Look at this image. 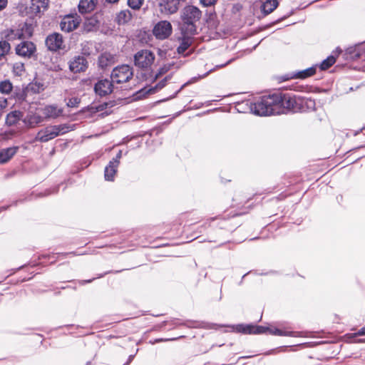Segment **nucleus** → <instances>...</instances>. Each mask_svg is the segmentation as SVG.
I'll return each mask as SVG.
<instances>
[{"instance_id":"obj_1","label":"nucleus","mask_w":365,"mask_h":365,"mask_svg":"<svg viewBox=\"0 0 365 365\" xmlns=\"http://www.w3.org/2000/svg\"><path fill=\"white\" fill-rule=\"evenodd\" d=\"M201 11L194 6H185L182 12V32L186 35H194L196 33V22L201 18Z\"/></svg>"},{"instance_id":"obj_2","label":"nucleus","mask_w":365,"mask_h":365,"mask_svg":"<svg viewBox=\"0 0 365 365\" xmlns=\"http://www.w3.org/2000/svg\"><path fill=\"white\" fill-rule=\"evenodd\" d=\"M278 99L274 94L262 96L251 106V110L258 115H278L279 107L275 103Z\"/></svg>"},{"instance_id":"obj_3","label":"nucleus","mask_w":365,"mask_h":365,"mask_svg":"<svg viewBox=\"0 0 365 365\" xmlns=\"http://www.w3.org/2000/svg\"><path fill=\"white\" fill-rule=\"evenodd\" d=\"M69 126L66 124H61L57 125H48L41 129L35 137L36 141L46 143L57 136L68 133Z\"/></svg>"},{"instance_id":"obj_4","label":"nucleus","mask_w":365,"mask_h":365,"mask_svg":"<svg viewBox=\"0 0 365 365\" xmlns=\"http://www.w3.org/2000/svg\"><path fill=\"white\" fill-rule=\"evenodd\" d=\"M133 76V68L129 65L123 64L113 69L110 78L113 83H122L129 81Z\"/></svg>"},{"instance_id":"obj_5","label":"nucleus","mask_w":365,"mask_h":365,"mask_svg":"<svg viewBox=\"0 0 365 365\" xmlns=\"http://www.w3.org/2000/svg\"><path fill=\"white\" fill-rule=\"evenodd\" d=\"M155 56L153 52L148 49H143L134 55L135 66L142 68L148 69L154 63Z\"/></svg>"},{"instance_id":"obj_6","label":"nucleus","mask_w":365,"mask_h":365,"mask_svg":"<svg viewBox=\"0 0 365 365\" xmlns=\"http://www.w3.org/2000/svg\"><path fill=\"white\" fill-rule=\"evenodd\" d=\"M274 96L279 99L276 101V106L279 107V114L284 112V110H292L295 112L297 109V101L295 96H292L289 94H277L274 93Z\"/></svg>"},{"instance_id":"obj_7","label":"nucleus","mask_w":365,"mask_h":365,"mask_svg":"<svg viewBox=\"0 0 365 365\" xmlns=\"http://www.w3.org/2000/svg\"><path fill=\"white\" fill-rule=\"evenodd\" d=\"M81 21V19L77 14L66 15L60 22V28L62 31L71 32L78 27Z\"/></svg>"},{"instance_id":"obj_8","label":"nucleus","mask_w":365,"mask_h":365,"mask_svg":"<svg viewBox=\"0 0 365 365\" xmlns=\"http://www.w3.org/2000/svg\"><path fill=\"white\" fill-rule=\"evenodd\" d=\"M46 46L49 51H56L64 48L63 38L61 34L53 33L49 34L45 41Z\"/></svg>"},{"instance_id":"obj_9","label":"nucleus","mask_w":365,"mask_h":365,"mask_svg":"<svg viewBox=\"0 0 365 365\" xmlns=\"http://www.w3.org/2000/svg\"><path fill=\"white\" fill-rule=\"evenodd\" d=\"M172 33L171 24L168 21L158 22L153 29V34L158 39H165Z\"/></svg>"},{"instance_id":"obj_10","label":"nucleus","mask_w":365,"mask_h":365,"mask_svg":"<svg viewBox=\"0 0 365 365\" xmlns=\"http://www.w3.org/2000/svg\"><path fill=\"white\" fill-rule=\"evenodd\" d=\"M113 81L108 79L99 80L94 86L96 93L100 96H106L113 91Z\"/></svg>"},{"instance_id":"obj_11","label":"nucleus","mask_w":365,"mask_h":365,"mask_svg":"<svg viewBox=\"0 0 365 365\" xmlns=\"http://www.w3.org/2000/svg\"><path fill=\"white\" fill-rule=\"evenodd\" d=\"M35 51L36 46L31 41H22L16 47V54L24 58H30Z\"/></svg>"},{"instance_id":"obj_12","label":"nucleus","mask_w":365,"mask_h":365,"mask_svg":"<svg viewBox=\"0 0 365 365\" xmlns=\"http://www.w3.org/2000/svg\"><path fill=\"white\" fill-rule=\"evenodd\" d=\"M236 330L238 332H242L243 334H264L268 331V327H262V326H255L252 324L243 325L239 324L236 327Z\"/></svg>"},{"instance_id":"obj_13","label":"nucleus","mask_w":365,"mask_h":365,"mask_svg":"<svg viewBox=\"0 0 365 365\" xmlns=\"http://www.w3.org/2000/svg\"><path fill=\"white\" fill-rule=\"evenodd\" d=\"M88 66V62L85 57L81 56H76L69 63V69L73 73L84 71Z\"/></svg>"},{"instance_id":"obj_14","label":"nucleus","mask_w":365,"mask_h":365,"mask_svg":"<svg viewBox=\"0 0 365 365\" xmlns=\"http://www.w3.org/2000/svg\"><path fill=\"white\" fill-rule=\"evenodd\" d=\"M32 35V31L27 24H25L21 29H12L7 35L9 40L21 39L29 38Z\"/></svg>"},{"instance_id":"obj_15","label":"nucleus","mask_w":365,"mask_h":365,"mask_svg":"<svg viewBox=\"0 0 365 365\" xmlns=\"http://www.w3.org/2000/svg\"><path fill=\"white\" fill-rule=\"evenodd\" d=\"M181 1L179 0H162L160 6L166 14H173L177 12Z\"/></svg>"},{"instance_id":"obj_16","label":"nucleus","mask_w":365,"mask_h":365,"mask_svg":"<svg viewBox=\"0 0 365 365\" xmlns=\"http://www.w3.org/2000/svg\"><path fill=\"white\" fill-rule=\"evenodd\" d=\"M63 110L56 105L46 106L43 109V114L47 118H56L63 115Z\"/></svg>"},{"instance_id":"obj_17","label":"nucleus","mask_w":365,"mask_h":365,"mask_svg":"<svg viewBox=\"0 0 365 365\" xmlns=\"http://www.w3.org/2000/svg\"><path fill=\"white\" fill-rule=\"evenodd\" d=\"M48 5V0H31L29 6L30 12L32 14H37L41 11V9H46Z\"/></svg>"},{"instance_id":"obj_18","label":"nucleus","mask_w":365,"mask_h":365,"mask_svg":"<svg viewBox=\"0 0 365 365\" xmlns=\"http://www.w3.org/2000/svg\"><path fill=\"white\" fill-rule=\"evenodd\" d=\"M24 114L19 110H14L7 114L6 118V123L9 126L16 125L22 120Z\"/></svg>"},{"instance_id":"obj_19","label":"nucleus","mask_w":365,"mask_h":365,"mask_svg":"<svg viewBox=\"0 0 365 365\" xmlns=\"http://www.w3.org/2000/svg\"><path fill=\"white\" fill-rule=\"evenodd\" d=\"M118 165L115 161H110L108 165L105 168L104 177L106 180L113 181L115 175L117 173Z\"/></svg>"},{"instance_id":"obj_20","label":"nucleus","mask_w":365,"mask_h":365,"mask_svg":"<svg viewBox=\"0 0 365 365\" xmlns=\"http://www.w3.org/2000/svg\"><path fill=\"white\" fill-rule=\"evenodd\" d=\"M18 147H10L0 150V163L9 160L17 152Z\"/></svg>"},{"instance_id":"obj_21","label":"nucleus","mask_w":365,"mask_h":365,"mask_svg":"<svg viewBox=\"0 0 365 365\" xmlns=\"http://www.w3.org/2000/svg\"><path fill=\"white\" fill-rule=\"evenodd\" d=\"M95 8L94 0H81L78 4V10L81 14H87Z\"/></svg>"},{"instance_id":"obj_22","label":"nucleus","mask_w":365,"mask_h":365,"mask_svg":"<svg viewBox=\"0 0 365 365\" xmlns=\"http://www.w3.org/2000/svg\"><path fill=\"white\" fill-rule=\"evenodd\" d=\"M114 62V56L110 53H103L98 58V65L102 68H106Z\"/></svg>"},{"instance_id":"obj_23","label":"nucleus","mask_w":365,"mask_h":365,"mask_svg":"<svg viewBox=\"0 0 365 365\" xmlns=\"http://www.w3.org/2000/svg\"><path fill=\"white\" fill-rule=\"evenodd\" d=\"M277 6V0H265L261 6V10L265 15H267L272 13Z\"/></svg>"},{"instance_id":"obj_24","label":"nucleus","mask_w":365,"mask_h":365,"mask_svg":"<svg viewBox=\"0 0 365 365\" xmlns=\"http://www.w3.org/2000/svg\"><path fill=\"white\" fill-rule=\"evenodd\" d=\"M132 18L131 12L128 10H122L117 14L115 21L119 25L128 23Z\"/></svg>"},{"instance_id":"obj_25","label":"nucleus","mask_w":365,"mask_h":365,"mask_svg":"<svg viewBox=\"0 0 365 365\" xmlns=\"http://www.w3.org/2000/svg\"><path fill=\"white\" fill-rule=\"evenodd\" d=\"M317 66H312L303 71H298L293 74L292 78L304 79L307 77L313 76L316 72Z\"/></svg>"},{"instance_id":"obj_26","label":"nucleus","mask_w":365,"mask_h":365,"mask_svg":"<svg viewBox=\"0 0 365 365\" xmlns=\"http://www.w3.org/2000/svg\"><path fill=\"white\" fill-rule=\"evenodd\" d=\"M183 35L184 36L180 42V44L177 48V51L180 54H183L187 50L192 43V40L190 38V35H186L185 34H183Z\"/></svg>"},{"instance_id":"obj_27","label":"nucleus","mask_w":365,"mask_h":365,"mask_svg":"<svg viewBox=\"0 0 365 365\" xmlns=\"http://www.w3.org/2000/svg\"><path fill=\"white\" fill-rule=\"evenodd\" d=\"M270 334L275 336H296L293 331H284L278 328H268L267 331Z\"/></svg>"},{"instance_id":"obj_28","label":"nucleus","mask_w":365,"mask_h":365,"mask_svg":"<svg viewBox=\"0 0 365 365\" xmlns=\"http://www.w3.org/2000/svg\"><path fill=\"white\" fill-rule=\"evenodd\" d=\"M23 121L26 125L34 127L41 122V117L36 115H30L24 118Z\"/></svg>"},{"instance_id":"obj_29","label":"nucleus","mask_w":365,"mask_h":365,"mask_svg":"<svg viewBox=\"0 0 365 365\" xmlns=\"http://www.w3.org/2000/svg\"><path fill=\"white\" fill-rule=\"evenodd\" d=\"M108 106L110 107H112L113 106L112 103L108 102V103H101L98 105H91V106L88 107V109L91 113H98V112L104 110Z\"/></svg>"},{"instance_id":"obj_30","label":"nucleus","mask_w":365,"mask_h":365,"mask_svg":"<svg viewBox=\"0 0 365 365\" xmlns=\"http://www.w3.org/2000/svg\"><path fill=\"white\" fill-rule=\"evenodd\" d=\"M13 88L12 83L9 80H5L0 82V92L5 94H9Z\"/></svg>"},{"instance_id":"obj_31","label":"nucleus","mask_w":365,"mask_h":365,"mask_svg":"<svg viewBox=\"0 0 365 365\" xmlns=\"http://www.w3.org/2000/svg\"><path fill=\"white\" fill-rule=\"evenodd\" d=\"M335 61V58L333 56H329L320 63L319 68L321 70H327L330 68Z\"/></svg>"},{"instance_id":"obj_32","label":"nucleus","mask_w":365,"mask_h":365,"mask_svg":"<svg viewBox=\"0 0 365 365\" xmlns=\"http://www.w3.org/2000/svg\"><path fill=\"white\" fill-rule=\"evenodd\" d=\"M10 44L6 41H0V58L6 55L10 51Z\"/></svg>"},{"instance_id":"obj_33","label":"nucleus","mask_w":365,"mask_h":365,"mask_svg":"<svg viewBox=\"0 0 365 365\" xmlns=\"http://www.w3.org/2000/svg\"><path fill=\"white\" fill-rule=\"evenodd\" d=\"M13 71L17 76H21L24 71V65L22 63L18 62L14 64Z\"/></svg>"},{"instance_id":"obj_34","label":"nucleus","mask_w":365,"mask_h":365,"mask_svg":"<svg viewBox=\"0 0 365 365\" xmlns=\"http://www.w3.org/2000/svg\"><path fill=\"white\" fill-rule=\"evenodd\" d=\"M143 1L144 0H128V4L131 9L138 10L141 7Z\"/></svg>"},{"instance_id":"obj_35","label":"nucleus","mask_w":365,"mask_h":365,"mask_svg":"<svg viewBox=\"0 0 365 365\" xmlns=\"http://www.w3.org/2000/svg\"><path fill=\"white\" fill-rule=\"evenodd\" d=\"M81 103V99L78 97H73L68 99L66 105L70 108H77Z\"/></svg>"},{"instance_id":"obj_36","label":"nucleus","mask_w":365,"mask_h":365,"mask_svg":"<svg viewBox=\"0 0 365 365\" xmlns=\"http://www.w3.org/2000/svg\"><path fill=\"white\" fill-rule=\"evenodd\" d=\"M170 76H167L165 77L163 80H162L161 81H160L156 86H155V88L157 90H160L162 89L163 87H165V86L166 85V83L168 81V79H170Z\"/></svg>"},{"instance_id":"obj_37","label":"nucleus","mask_w":365,"mask_h":365,"mask_svg":"<svg viewBox=\"0 0 365 365\" xmlns=\"http://www.w3.org/2000/svg\"><path fill=\"white\" fill-rule=\"evenodd\" d=\"M200 1L202 6L207 7L214 5L217 0H200Z\"/></svg>"},{"instance_id":"obj_38","label":"nucleus","mask_w":365,"mask_h":365,"mask_svg":"<svg viewBox=\"0 0 365 365\" xmlns=\"http://www.w3.org/2000/svg\"><path fill=\"white\" fill-rule=\"evenodd\" d=\"M121 157L122 151L119 150L118 153L116 154L115 157L113 158L110 161H115L116 163V165H119Z\"/></svg>"},{"instance_id":"obj_39","label":"nucleus","mask_w":365,"mask_h":365,"mask_svg":"<svg viewBox=\"0 0 365 365\" xmlns=\"http://www.w3.org/2000/svg\"><path fill=\"white\" fill-rule=\"evenodd\" d=\"M169 70V67L164 66L163 68H161L158 73L155 75V78H158L160 76L163 75L165 72H167Z\"/></svg>"},{"instance_id":"obj_40","label":"nucleus","mask_w":365,"mask_h":365,"mask_svg":"<svg viewBox=\"0 0 365 365\" xmlns=\"http://www.w3.org/2000/svg\"><path fill=\"white\" fill-rule=\"evenodd\" d=\"M356 336H364L365 335V326L361 328L356 334Z\"/></svg>"},{"instance_id":"obj_41","label":"nucleus","mask_w":365,"mask_h":365,"mask_svg":"<svg viewBox=\"0 0 365 365\" xmlns=\"http://www.w3.org/2000/svg\"><path fill=\"white\" fill-rule=\"evenodd\" d=\"M7 5V0H0V10L4 9Z\"/></svg>"},{"instance_id":"obj_42","label":"nucleus","mask_w":365,"mask_h":365,"mask_svg":"<svg viewBox=\"0 0 365 365\" xmlns=\"http://www.w3.org/2000/svg\"><path fill=\"white\" fill-rule=\"evenodd\" d=\"M307 104L308 105V106H314V102L312 100H307Z\"/></svg>"},{"instance_id":"obj_43","label":"nucleus","mask_w":365,"mask_h":365,"mask_svg":"<svg viewBox=\"0 0 365 365\" xmlns=\"http://www.w3.org/2000/svg\"><path fill=\"white\" fill-rule=\"evenodd\" d=\"M134 355H130L126 363L129 364L133 359Z\"/></svg>"},{"instance_id":"obj_44","label":"nucleus","mask_w":365,"mask_h":365,"mask_svg":"<svg viewBox=\"0 0 365 365\" xmlns=\"http://www.w3.org/2000/svg\"><path fill=\"white\" fill-rule=\"evenodd\" d=\"M119 0H106V1L109 2V3H116L118 2Z\"/></svg>"},{"instance_id":"obj_45","label":"nucleus","mask_w":365,"mask_h":365,"mask_svg":"<svg viewBox=\"0 0 365 365\" xmlns=\"http://www.w3.org/2000/svg\"><path fill=\"white\" fill-rule=\"evenodd\" d=\"M169 339H156L155 341L156 342H160V341H168Z\"/></svg>"},{"instance_id":"obj_46","label":"nucleus","mask_w":365,"mask_h":365,"mask_svg":"<svg viewBox=\"0 0 365 365\" xmlns=\"http://www.w3.org/2000/svg\"><path fill=\"white\" fill-rule=\"evenodd\" d=\"M72 254H73L72 252H70V253H62V254H60V255H62V256H65V255H72Z\"/></svg>"},{"instance_id":"obj_47","label":"nucleus","mask_w":365,"mask_h":365,"mask_svg":"<svg viewBox=\"0 0 365 365\" xmlns=\"http://www.w3.org/2000/svg\"><path fill=\"white\" fill-rule=\"evenodd\" d=\"M54 255H55L53 254V255H48V258H51V257H52V258H53V257H54Z\"/></svg>"},{"instance_id":"obj_48","label":"nucleus","mask_w":365,"mask_h":365,"mask_svg":"<svg viewBox=\"0 0 365 365\" xmlns=\"http://www.w3.org/2000/svg\"><path fill=\"white\" fill-rule=\"evenodd\" d=\"M86 365H91V362H87Z\"/></svg>"},{"instance_id":"obj_49","label":"nucleus","mask_w":365,"mask_h":365,"mask_svg":"<svg viewBox=\"0 0 365 365\" xmlns=\"http://www.w3.org/2000/svg\"><path fill=\"white\" fill-rule=\"evenodd\" d=\"M92 282V279H89L87 281V282Z\"/></svg>"},{"instance_id":"obj_50","label":"nucleus","mask_w":365,"mask_h":365,"mask_svg":"<svg viewBox=\"0 0 365 365\" xmlns=\"http://www.w3.org/2000/svg\"><path fill=\"white\" fill-rule=\"evenodd\" d=\"M179 1H181V2H183V1H185V0H179Z\"/></svg>"},{"instance_id":"obj_51","label":"nucleus","mask_w":365,"mask_h":365,"mask_svg":"<svg viewBox=\"0 0 365 365\" xmlns=\"http://www.w3.org/2000/svg\"><path fill=\"white\" fill-rule=\"evenodd\" d=\"M123 365H128V363L124 364Z\"/></svg>"},{"instance_id":"obj_52","label":"nucleus","mask_w":365,"mask_h":365,"mask_svg":"<svg viewBox=\"0 0 365 365\" xmlns=\"http://www.w3.org/2000/svg\"><path fill=\"white\" fill-rule=\"evenodd\" d=\"M365 46V43L362 45V46Z\"/></svg>"}]
</instances>
